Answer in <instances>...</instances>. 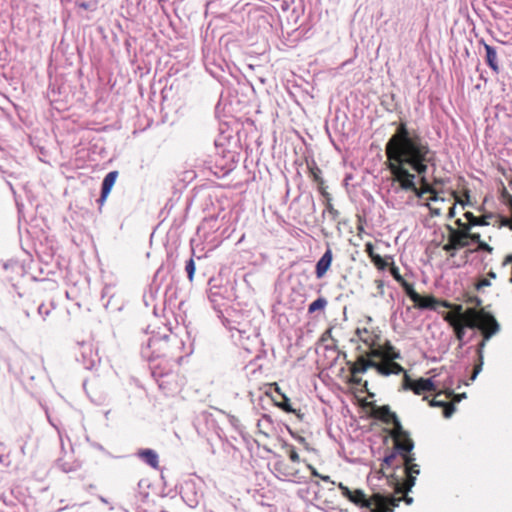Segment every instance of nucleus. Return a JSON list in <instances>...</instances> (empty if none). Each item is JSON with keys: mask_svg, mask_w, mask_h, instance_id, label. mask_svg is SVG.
Here are the masks:
<instances>
[{"mask_svg": "<svg viewBox=\"0 0 512 512\" xmlns=\"http://www.w3.org/2000/svg\"><path fill=\"white\" fill-rule=\"evenodd\" d=\"M385 154L387 168L402 190L411 191L418 198L432 192L426 173L429 166H436V152L420 133L409 129L406 122L398 123L385 144Z\"/></svg>", "mask_w": 512, "mask_h": 512, "instance_id": "1", "label": "nucleus"}, {"mask_svg": "<svg viewBox=\"0 0 512 512\" xmlns=\"http://www.w3.org/2000/svg\"><path fill=\"white\" fill-rule=\"evenodd\" d=\"M394 434V449L401 456V464L404 465L403 471L406 476V482L399 484L398 492H403L405 488L407 491H411L416 482V475L420 473L419 466L414 463V454L411 453L414 443L404 429L402 433L394 431Z\"/></svg>", "mask_w": 512, "mask_h": 512, "instance_id": "2", "label": "nucleus"}, {"mask_svg": "<svg viewBox=\"0 0 512 512\" xmlns=\"http://www.w3.org/2000/svg\"><path fill=\"white\" fill-rule=\"evenodd\" d=\"M466 326L470 329H480L483 339L477 346L478 362H483V350L486 342L500 330L496 318L484 310L469 308L466 316Z\"/></svg>", "mask_w": 512, "mask_h": 512, "instance_id": "3", "label": "nucleus"}, {"mask_svg": "<svg viewBox=\"0 0 512 512\" xmlns=\"http://www.w3.org/2000/svg\"><path fill=\"white\" fill-rule=\"evenodd\" d=\"M374 359L375 357H371L370 353L367 356H358L356 362L350 366V371L353 377H355L356 374L365 373L369 368L375 369L378 374L382 376H389L391 374L399 375L404 372V368L398 363H379ZM354 382L359 384L361 382V378H354Z\"/></svg>", "mask_w": 512, "mask_h": 512, "instance_id": "4", "label": "nucleus"}, {"mask_svg": "<svg viewBox=\"0 0 512 512\" xmlns=\"http://www.w3.org/2000/svg\"><path fill=\"white\" fill-rule=\"evenodd\" d=\"M75 357L85 369L91 370L94 368L100 359L97 351L94 349L91 342H79L75 349Z\"/></svg>", "mask_w": 512, "mask_h": 512, "instance_id": "5", "label": "nucleus"}, {"mask_svg": "<svg viewBox=\"0 0 512 512\" xmlns=\"http://www.w3.org/2000/svg\"><path fill=\"white\" fill-rule=\"evenodd\" d=\"M403 379V388L405 390H412L416 395H420L427 391H436L440 385V381L434 378H419L414 380L410 378L405 371Z\"/></svg>", "mask_w": 512, "mask_h": 512, "instance_id": "6", "label": "nucleus"}, {"mask_svg": "<svg viewBox=\"0 0 512 512\" xmlns=\"http://www.w3.org/2000/svg\"><path fill=\"white\" fill-rule=\"evenodd\" d=\"M337 487L341 490L343 497L347 498L353 504L361 507L371 509L372 501L367 498L366 494L361 489L351 491L343 483H338Z\"/></svg>", "mask_w": 512, "mask_h": 512, "instance_id": "7", "label": "nucleus"}, {"mask_svg": "<svg viewBox=\"0 0 512 512\" xmlns=\"http://www.w3.org/2000/svg\"><path fill=\"white\" fill-rule=\"evenodd\" d=\"M373 415L376 419L392 425L394 431L403 432V427L401 425L400 420L398 419L395 412L390 410V407L388 405L383 406H376L373 409Z\"/></svg>", "mask_w": 512, "mask_h": 512, "instance_id": "8", "label": "nucleus"}, {"mask_svg": "<svg viewBox=\"0 0 512 512\" xmlns=\"http://www.w3.org/2000/svg\"><path fill=\"white\" fill-rule=\"evenodd\" d=\"M446 228L448 230V239L447 243L443 245V250L449 253L450 257H454L457 251L467 247L469 242L460 237L456 229L451 225H447Z\"/></svg>", "mask_w": 512, "mask_h": 512, "instance_id": "9", "label": "nucleus"}, {"mask_svg": "<svg viewBox=\"0 0 512 512\" xmlns=\"http://www.w3.org/2000/svg\"><path fill=\"white\" fill-rule=\"evenodd\" d=\"M370 356L385 359L384 363H396L395 360L401 359L400 352L389 341L383 346L378 345L376 349H372Z\"/></svg>", "mask_w": 512, "mask_h": 512, "instance_id": "10", "label": "nucleus"}, {"mask_svg": "<svg viewBox=\"0 0 512 512\" xmlns=\"http://www.w3.org/2000/svg\"><path fill=\"white\" fill-rule=\"evenodd\" d=\"M181 498L189 507L195 508L202 499V493L197 490L195 482L187 481L182 487Z\"/></svg>", "mask_w": 512, "mask_h": 512, "instance_id": "11", "label": "nucleus"}, {"mask_svg": "<svg viewBox=\"0 0 512 512\" xmlns=\"http://www.w3.org/2000/svg\"><path fill=\"white\" fill-rule=\"evenodd\" d=\"M169 342H173L177 344L179 341L177 337H170L169 335H164L162 337L153 336L148 341V348L152 349V353H156L157 351H163L162 355L166 356L167 348ZM161 356V354H156V357Z\"/></svg>", "mask_w": 512, "mask_h": 512, "instance_id": "12", "label": "nucleus"}, {"mask_svg": "<svg viewBox=\"0 0 512 512\" xmlns=\"http://www.w3.org/2000/svg\"><path fill=\"white\" fill-rule=\"evenodd\" d=\"M414 306L421 310L437 311L439 307H450V304L447 301L438 300L432 295H420L418 301L414 302Z\"/></svg>", "mask_w": 512, "mask_h": 512, "instance_id": "13", "label": "nucleus"}, {"mask_svg": "<svg viewBox=\"0 0 512 512\" xmlns=\"http://www.w3.org/2000/svg\"><path fill=\"white\" fill-rule=\"evenodd\" d=\"M333 260V253L331 248H327L321 258L317 261L315 267V274L318 279L324 277L326 272L329 270Z\"/></svg>", "mask_w": 512, "mask_h": 512, "instance_id": "14", "label": "nucleus"}, {"mask_svg": "<svg viewBox=\"0 0 512 512\" xmlns=\"http://www.w3.org/2000/svg\"><path fill=\"white\" fill-rule=\"evenodd\" d=\"M137 456L150 467L157 469L159 467V456L153 449H140Z\"/></svg>", "mask_w": 512, "mask_h": 512, "instance_id": "15", "label": "nucleus"}, {"mask_svg": "<svg viewBox=\"0 0 512 512\" xmlns=\"http://www.w3.org/2000/svg\"><path fill=\"white\" fill-rule=\"evenodd\" d=\"M481 42L483 43L484 49L486 51L485 60L487 65L493 70V72L498 74L500 71V67L498 63L496 49L493 46L486 44L484 41Z\"/></svg>", "mask_w": 512, "mask_h": 512, "instance_id": "16", "label": "nucleus"}, {"mask_svg": "<svg viewBox=\"0 0 512 512\" xmlns=\"http://www.w3.org/2000/svg\"><path fill=\"white\" fill-rule=\"evenodd\" d=\"M388 495H383L380 493H375L369 500L372 501V506L370 512H380L383 511L384 507L387 505Z\"/></svg>", "mask_w": 512, "mask_h": 512, "instance_id": "17", "label": "nucleus"}, {"mask_svg": "<svg viewBox=\"0 0 512 512\" xmlns=\"http://www.w3.org/2000/svg\"><path fill=\"white\" fill-rule=\"evenodd\" d=\"M429 404L432 407H442L443 415L445 418H450L455 412V405L452 403H447L444 400H437L436 398H434L433 400L430 401Z\"/></svg>", "mask_w": 512, "mask_h": 512, "instance_id": "18", "label": "nucleus"}, {"mask_svg": "<svg viewBox=\"0 0 512 512\" xmlns=\"http://www.w3.org/2000/svg\"><path fill=\"white\" fill-rule=\"evenodd\" d=\"M117 177V171H111L104 177L101 186V191L104 192V194H109L111 192V189L114 186Z\"/></svg>", "mask_w": 512, "mask_h": 512, "instance_id": "19", "label": "nucleus"}, {"mask_svg": "<svg viewBox=\"0 0 512 512\" xmlns=\"http://www.w3.org/2000/svg\"><path fill=\"white\" fill-rule=\"evenodd\" d=\"M356 333L359 336L360 340L370 348V352H372V349L377 348L375 347L376 343L374 338L370 335L367 329H357Z\"/></svg>", "mask_w": 512, "mask_h": 512, "instance_id": "20", "label": "nucleus"}, {"mask_svg": "<svg viewBox=\"0 0 512 512\" xmlns=\"http://www.w3.org/2000/svg\"><path fill=\"white\" fill-rule=\"evenodd\" d=\"M275 404L283 411L288 413H294L298 418L302 419L303 414H301L300 411H296L295 409L292 408L289 398H287L285 395L282 394V401L275 402Z\"/></svg>", "mask_w": 512, "mask_h": 512, "instance_id": "21", "label": "nucleus"}, {"mask_svg": "<svg viewBox=\"0 0 512 512\" xmlns=\"http://www.w3.org/2000/svg\"><path fill=\"white\" fill-rule=\"evenodd\" d=\"M467 312H468V309L462 314V319L464 321V325L463 326H460V327H457L455 329V334H456V338L459 340V346L458 348L461 349L463 348V346L465 345V342H464V336H465V331H466V328H468L466 326V316H467Z\"/></svg>", "mask_w": 512, "mask_h": 512, "instance_id": "22", "label": "nucleus"}, {"mask_svg": "<svg viewBox=\"0 0 512 512\" xmlns=\"http://www.w3.org/2000/svg\"><path fill=\"white\" fill-rule=\"evenodd\" d=\"M327 299L324 297H318L308 306V313L312 314L318 310H323L327 306Z\"/></svg>", "mask_w": 512, "mask_h": 512, "instance_id": "23", "label": "nucleus"}, {"mask_svg": "<svg viewBox=\"0 0 512 512\" xmlns=\"http://www.w3.org/2000/svg\"><path fill=\"white\" fill-rule=\"evenodd\" d=\"M464 217L467 219V221L474 227V226H485L488 225V221L486 218H481L475 216L472 212H466L464 214Z\"/></svg>", "mask_w": 512, "mask_h": 512, "instance_id": "24", "label": "nucleus"}, {"mask_svg": "<svg viewBox=\"0 0 512 512\" xmlns=\"http://www.w3.org/2000/svg\"><path fill=\"white\" fill-rule=\"evenodd\" d=\"M78 8L86 11H95L97 9V0H76L75 2Z\"/></svg>", "mask_w": 512, "mask_h": 512, "instance_id": "25", "label": "nucleus"}, {"mask_svg": "<svg viewBox=\"0 0 512 512\" xmlns=\"http://www.w3.org/2000/svg\"><path fill=\"white\" fill-rule=\"evenodd\" d=\"M452 384H453V380L452 379H449L448 383H446V382L443 383V388L445 390L446 396L448 398L456 397L457 398V402H459L462 398H466V394L465 393L456 395L454 393V391L451 389Z\"/></svg>", "mask_w": 512, "mask_h": 512, "instance_id": "26", "label": "nucleus"}, {"mask_svg": "<svg viewBox=\"0 0 512 512\" xmlns=\"http://www.w3.org/2000/svg\"><path fill=\"white\" fill-rule=\"evenodd\" d=\"M308 168L313 180L318 184H323L324 181L321 177V170L317 167V165L313 162L312 165L308 164Z\"/></svg>", "mask_w": 512, "mask_h": 512, "instance_id": "27", "label": "nucleus"}, {"mask_svg": "<svg viewBox=\"0 0 512 512\" xmlns=\"http://www.w3.org/2000/svg\"><path fill=\"white\" fill-rule=\"evenodd\" d=\"M401 501H402V498H400V497H395L394 495H388L387 505L384 507L383 512L390 508H393V510H394L396 507L399 506ZM380 512H382V511H380Z\"/></svg>", "mask_w": 512, "mask_h": 512, "instance_id": "28", "label": "nucleus"}, {"mask_svg": "<svg viewBox=\"0 0 512 512\" xmlns=\"http://www.w3.org/2000/svg\"><path fill=\"white\" fill-rule=\"evenodd\" d=\"M404 288H405V293H406V295L409 297V299H410L411 301H413V303H414V302H417V301H418V299H419L420 294H419L418 292H416V291H415V289L413 288V286H412V285H409V284H405V287H404Z\"/></svg>", "mask_w": 512, "mask_h": 512, "instance_id": "29", "label": "nucleus"}, {"mask_svg": "<svg viewBox=\"0 0 512 512\" xmlns=\"http://www.w3.org/2000/svg\"><path fill=\"white\" fill-rule=\"evenodd\" d=\"M472 225L469 222L463 224V226L459 229H456V232L463 237L467 241V236L471 233Z\"/></svg>", "mask_w": 512, "mask_h": 512, "instance_id": "30", "label": "nucleus"}, {"mask_svg": "<svg viewBox=\"0 0 512 512\" xmlns=\"http://www.w3.org/2000/svg\"><path fill=\"white\" fill-rule=\"evenodd\" d=\"M397 456H398V454L396 452H392L389 455H386L382 466H385L387 468L394 467L396 465L395 462L397 460Z\"/></svg>", "mask_w": 512, "mask_h": 512, "instance_id": "31", "label": "nucleus"}, {"mask_svg": "<svg viewBox=\"0 0 512 512\" xmlns=\"http://www.w3.org/2000/svg\"><path fill=\"white\" fill-rule=\"evenodd\" d=\"M185 270L187 272L188 279L190 281L193 280L194 274H195V263L192 258H190L185 265Z\"/></svg>", "mask_w": 512, "mask_h": 512, "instance_id": "32", "label": "nucleus"}, {"mask_svg": "<svg viewBox=\"0 0 512 512\" xmlns=\"http://www.w3.org/2000/svg\"><path fill=\"white\" fill-rule=\"evenodd\" d=\"M37 310H38V314L43 318V320H45L46 317H48L51 312V307L42 303L38 306Z\"/></svg>", "mask_w": 512, "mask_h": 512, "instance_id": "33", "label": "nucleus"}, {"mask_svg": "<svg viewBox=\"0 0 512 512\" xmlns=\"http://www.w3.org/2000/svg\"><path fill=\"white\" fill-rule=\"evenodd\" d=\"M405 482H406V480L403 481V482L397 481L396 488H395L396 489V493H398V494H407L409 492L406 489L403 492H398L399 484H404ZM402 501H404L407 505H411L413 503V498L408 496V495H405V497L402 498Z\"/></svg>", "mask_w": 512, "mask_h": 512, "instance_id": "34", "label": "nucleus"}, {"mask_svg": "<svg viewBox=\"0 0 512 512\" xmlns=\"http://www.w3.org/2000/svg\"><path fill=\"white\" fill-rule=\"evenodd\" d=\"M257 427L259 429V433L263 434L266 437L269 436V430L272 429V427H268L267 423H265L263 420L258 421Z\"/></svg>", "mask_w": 512, "mask_h": 512, "instance_id": "35", "label": "nucleus"}, {"mask_svg": "<svg viewBox=\"0 0 512 512\" xmlns=\"http://www.w3.org/2000/svg\"><path fill=\"white\" fill-rule=\"evenodd\" d=\"M326 211L331 215L333 220H336L339 216V211L328 201L326 203Z\"/></svg>", "mask_w": 512, "mask_h": 512, "instance_id": "36", "label": "nucleus"}, {"mask_svg": "<svg viewBox=\"0 0 512 512\" xmlns=\"http://www.w3.org/2000/svg\"><path fill=\"white\" fill-rule=\"evenodd\" d=\"M482 366H483V362H478L477 364H475L473 372H472L471 377H470L471 381H474L477 378L478 374L482 370Z\"/></svg>", "mask_w": 512, "mask_h": 512, "instance_id": "37", "label": "nucleus"}, {"mask_svg": "<svg viewBox=\"0 0 512 512\" xmlns=\"http://www.w3.org/2000/svg\"><path fill=\"white\" fill-rule=\"evenodd\" d=\"M467 241L470 243L473 242V243H476L477 245L482 241L481 240V236L479 233H474V232H471L468 236H467Z\"/></svg>", "mask_w": 512, "mask_h": 512, "instance_id": "38", "label": "nucleus"}, {"mask_svg": "<svg viewBox=\"0 0 512 512\" xmlns=\"http://www.w3.org/2000/svg\"><path fill=\"white\" fill-rule=\"evenodd\" d=\"M328 339H331L332 342H337L333 337H332V328H329L327 329L321 336L320 338V341L321 342H325L327 341Z\"/></svg>", "mask_w": 512, "mask_h": 512, "instance_id": "39", "label": "nucleus"}, {"mask_svg": "<svg viewBox=\"0 0 512 512\" xmlns=\"http://www.w3.org/2000/svg\"><path fill=\"white\" fill-rule=\"evenodd\" d=\"M289 458L291 459L292 462L300 461L299 454L296 452V450L293 446H290Z\"/></svg>", "mask_w": 512, "mask_h": 512, "instance_id": "40", "label": "nucleus"}, {"mask_svg": "<svg viewBox=\"0 0 512 512\" xmlns=\"http://www.w3.org/2000/svg\"><path fill=\"white\" fill-rule=\"evenodd\" d=\"M58 466L64 471V472H70L72 470H74V467L67 463V462H62L61 460L58 461Z\"/></svg>", "mask_w": 512, "mask_h": 512, "instance_id": "41", "label": "nucleus"}, {"mask_svg": "<svg viewBox=\"0 0 512 512\" xmlns=\"http://www.w3.org/2000/svg\"><path fill=\"white\" fill-rule=\"evenodd\" d=\"M478 250L480 251H486L488 253H491L493 248L491 246H489L486 242L484 241H481L479 244H478Z\"/></svg>", "mask_w": 512, "mask_h": 512, "instance_id": "42", "label": "nucleus"}, {"mask_svg": "<svg viewBox=\"0 0 512 512\" xmlns=\"http://www.w3.org/2000/svg\"><path fill=\"white\" fill-rule=\"evenodd\" d=\"M108 195L109 194H104V192L101 191L100 197L97 199V203L99 204V209H101V207L103 206Z\"/></svg>", "mask_w": 512, "mask_h": 512, "instance_id": "43", "label": "nucleus"}, {"mask_svg": "<svg viewBox=\"0 0 512 512\" xmlns=\"http://www.w3.org/2000/svg\"><path fill=\"white\" fill-rule=\"evenodd\" d=\"M490 284H491V283H490V281H489L488 279L483 278V279H481V280L479 281L477 288H478V289H481L482 287L490 286Z\"/></svg>", "mask_w": 512, "mask_h": 512, "instance_id": "44", "label": "nucleus"}, {"mask_svg": "<svg viewBox=\"0 0 512 512\" xmlns=\"http://www.w3.org/2000/svg\"><path fill=\"white\" fill-rule=\"evenodd\" d=\"M427 206H428V207H429V209H430V213H431V215H433V216H439V215H441V210H440L439 208L431 207V206L429 205V203L427 204Z\"/></svg>", "mask_w": 512, "mask_h": 512, "instance_id": "45", "label": "nucleus"}, {"mask_svg": "<svg viewBox=\"0 0 512 512\" xmlns=\"http://www.w3.org/2000/svg\"><path fill=\"white\" fill-rule=\"evenodd\" d=\"M261 420H263L265 423H267L268 427H272V419L269 415L263 414Z\"/></svg>", "mask_w": 512, "mask_h": 512, "instance_id": "46", "label": "nucleus"}, {"mask_svg": "<svg viewBox=\"0 0 512 512\" xmlns=\"http://www.w3.org/2000/svg\"><path fill=\"white\" fill-rule=\"evenodd\" d=\"M308 468L311 470V474L314 476V477H318L320 478V476L322 474L318 473V471L311 465H308Z\"/></svg>", "mask_w": 512, "mask_h": 512, "instance_id": "47", "label": "nucleus"}, {"mask_svg": "<svg viewBox=\"0 0 512 512\" xmlns=\"http://www.w3.org/2000/svg\"><path fill=\"white\" fill-rule=\"evenodd\" d=\"M320 479L322 481H325V482H328V483H331V484L335 485V482L333 480H331L330 476H328V475H321Z\"/></svg>", "mask_w": 512, "mask_h": 512, "instance_id": "48", "label": "nucleus"}, {"mask_svg": "<svg viewBox=\"0 0 512 512\" xmlns=\"http://www.w3.org/2000/svg\"><path fill=\"white\" fill-rule=\"evenodd\" d=\"M365 251L367 253H369L370 255H372V252H373V244L372 243H367L365 245Z\"/></svg>", "mask_w": 512, "mask_h": 512, "instance_id": "49", "label": "nucleus"}, {"mask_svg": "<svg viewBox=\"0 0 512 512\" xmlns=\"http://www.w3.org/2000/svg\"><path fill=\"white\" fill-rule=\"evenodd\" d=\"M325 349H326V350H333V351H336V350H337V344H336V342H333V343H332V344H330V345H326V346H325Z\"/></svg>", "mask_w": 512, "mask_h": 512, "instance_id": "50", "label": "nucleus"}, {"mask_svg": "<svg viewBox=\"0 0 512 512\" xmlns=\"http://www.w3.org/2000/svg\"><path fill=\"white\" fill-rule=\"evenodd\" d=\"M455 216V205L451 206L448 212V218H453Z\"/></svg>", "mask_w": 512, "mask_h": 512, "instance_id": "51", "label": "nucleus"}, {"mask_svg": "<svg viewBox=\"0 0 512 512\" xmlns=\"http://www.w3.org/2000/svg\"><path fill=\"white\" fill-rule=\"evenodd\" d=\"M464 223H465V222H462V220H461V219H457V220L455 221V224L457 225L458 229H459V228H461V227L463 226V224H464Z\"/></svg>", "mask_w": 512, "mask_h": 512, "instance_id": "52", "label": "nucleus"}, {"mask_svg": "<svg viewBox=\"0 0 512 512\" xmlns=\"http://www.w3.org/2000/svg\"><path fill=\"white\" fill-rule=\"evenodd\" d=\"M428 200H430V201H438V200H439V197H438L436 194H434V195H433V196H431Z\"/></svg>", "mask_w": 512, "mask_h": 512, "instance_id": "53", "label": "nucleus"}, {"mask_svg": "<svg viewBox=\"0 0 512 512\" xmlns=\"http://www.w3.org/2000/svg\"><path fill=\"white\" fill-rule=\"evenodd\" d=\"M505 262H507V263H512V255H508V256L506 257Z\"/></svg>", "mask_w": 512, "mask_h": 512, "instance_id": "54", "label": "nucleus"}, {"mask_svg": "<svg viewBox=\"0 0 512 512\" xmlns=\"http://www.w3.org/2000/svg\"><path fill=\"white\" fill-rule=\"evenodd\" d=\"M296 472L295 473H292V472H286L284 473L285 476H296Z\"/></svg>", "mask_w": 512, "mask_h": 512, "instance_id": "55", "label": "nucleus"}, {"mask_svg": "<svg viewBox=\"0 0 512 512\" xmlns=\"http://www.w3.org/2000/svg\"><path fill=\"white\" fill-rule=\"evenodd\" d=\"M472 252H473V250H467V251L465 252V258L467 259V258H468V256H469Z\"/></svg>", "mask_w": 512, "mask_h": 512, "instance_id": "56", "label": "nucleus"}, {"mask_svg": "<svg viewBox=\"0 0 512 512\" xmlns=\"http://www.w3.org/2000/svg\"><path fill=\"white\" fill-rule=\"evenodd\" d=\"M488 275H489L490 277H492V278H495V277H496V274H495L493 271H490V272L488 273Z\"/></svg>", "mask_w": 512, "mask_h": 512, "instance_id": "57", "label": "nucleus"}, {"mask_svg": "<svg viewBox=\"0 0 512 512\" xmlns=\"http://www.w3.org/2000/svg\"><path fill=\"white\" fill-rule=\"evenodd\" d=\"M23 313H24V315H25V317H26V318H29V317H30V313H29V311L25 310Z\"/></svg>", "mask_w": 512, "mask_h": 512, "instance_id": "58", "label": "nucleus"}, {"mask_svg": "<svg viewBox=\"0 0 512 512\" xmlns=\"http://www.w3.org/2000/svg\"><path fill=\"white\" fill-rule=\"evenodd\" d=\"M237 421H238L237 418H235V417L232 418V423L233 424H236Z\"/></svg>", "mask_w": 512, "mask_h": 512, "instance_id": "59", "label": "nucleus"}, {"mask_svg": "<svg viewBox=\"0 0 512 512\" xmlns=\"http://www.w3.org/2000/svg\"><path fill=\"white\" fill-rule=\"evenodd\" d=\"M237 421H238L237 418H235V417L232 418V423L233 424H236Z\"/></svg>", "mask_w": 512, "mask_h": 512, "instance_id": "60", "label": "nucleus"}, {"mask_svg": "<svg viewBox=\"0 0 512 512\" xmlns=\"http://www.w3.org/2000/svg\"><path fill=\"white\" fill-rule=\"evenodd\" d=\"M0 463H4V457L2 455L0 456Z\"/></svg>", "mask_w": 512, "mask_h": 512, "instance_id": "61", "label": "nucleus"}, {"mask_svg": "<svg viewBox=\"0 0 512 512\" xmlns=\"http://www.w3.org/2000/svg\"><path fill=\"white\" fill-rule=\"evenodd\" d=\"M457 309H458V311H461V310H462L461 305H458V306H457Z\"/></svg>", "mask_w": 512, "mask_h": 512, "instance_id": "62", "label": "nucleus"}, {"mask_svg": "<svg viewBox=\"0 0 512 512\" xmlns=\"http://www.w3.org/2000/svg\"><path fill=\"white\" fill-rule=\"evenodd\" d=\"M101 501L105 503L107 502L103 497H101Z\"/></svg>", "mask_w": 512, "mask_h": 512, "instance_id": "63", "label": "nucleus"}, {"mask_svg": "<svg viewBox=\"0 0 512 512\" xmlns=\"http://www.w3.org/2000/svg\"><path fill=\"white\" fill-rule=\"evenodd\" d=\"M511 281H512V277H511Z\"/></svg>", "mask_w": 512, "mask_h": 512, "instance_id": "64", "label": "nucleus"}]
</instances>
